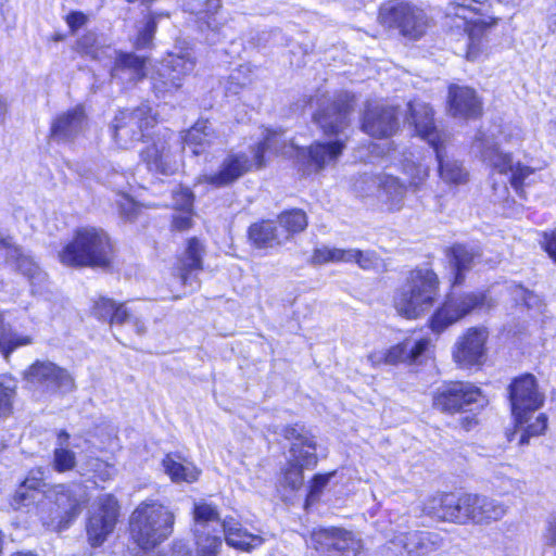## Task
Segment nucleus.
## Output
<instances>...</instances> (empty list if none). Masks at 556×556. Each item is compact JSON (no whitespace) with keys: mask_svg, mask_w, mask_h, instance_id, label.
<instances>
[{"mask_svg":"<svg viewBox=\"0 0 556 556\" xmlns=\"http://www.w3.org/2000/svg\"><path fill=\"white\" fill-rule=\"evenodd\" d=\"M351 256L344 249L321 247L314 250L312 255V263L315 265H323L326 263L345 262V257Z\"/></svg>","mask_w":556,"mask_h":556,"instance_id":"nucleus-45","label":"nucleus"},{"mask_svg":"<svg viewBox=\"0 0 556 556\" xmlns=\"http://www.w3.org/2000/svg\"><path fill=\"white\" fill-rule=\"evenodd\" d=\"M119 213L127 219H132L139 210L138 204L128 195L121 194V199L117 201Z\"/></svg>","mask_w":556,"mask_h":556,"instance_id":"nucleus-53","label":"nucleus"},{"mask_svg":"<svg viewBox=\"0 0 556 556\" xmlns=\"http://www.w3.org/2000/svg\"><path fill=\"white\" fill-rule=\"evenodd\" d=\"M162 466L173 482L192 483L199 477L198 469L176 454H167L163 458Z\"/></svg>","mask_w":556,"mask_h":556,"instance_id":"nucleus-33","label":"nucleus"},{"mask_svg":"<svg viewBox=\"0 0 556 556\" xmlns=\"http://www.w3.org/2000/svg\"><path fill=\"white\" fill-rule=\"evenodd\" d=\"M195 67L194 58L186 52L169 54L162 60L151 76L152 90L157 98H166L182 87L184 80Z\"/></svg>","mask_w":556,"mask_h":556,"instance_id":"nucleus-13","label":"nucleus"},{"mask_svg":"<svg viewBox=\"0 0 556 556\" xmlns=\"http://www.w3.org/2000/svg\"><path fill=\"white\" fill-rule=\"evenodd\" d=\"M444 105L446 115L454 119L478 121L484 115L483 99L469 85L447 84Z\"/></svg>","mask_w":556,"mask_h":556,"instance_id":"nucleus-15","label":"nucleus"},{"mask_svg":"<svg viewBox=\"0 0 556 556\" xmlns=\"http://www.w3.org/2000/svg\"><path fill=\"white\" fill-rule=\"evenodd\" d=\"M70 435L65 431H60L58 435V446L54 450L53 467L59 472L72 470L76 465L75 453L68 448Z\"/></svg>","mask_w":556,"mask_h":556,"instance_id":"nucleus-39","label":"nucleus"},{"mask_svg":"<svg viewBox=\"0 0 556 556\" xmlns=\"http://www.w3.org/2000/svg\"><path fill=\"white\" fill-rule=\"evenodd\" d=\"M352 111L348 94H340L315 113L314 119L327 136H337L349 126Z\"/></svg>","mask_w":556,"mask_h":556,"instance_id":"nucleus-21","label":"nucleus"},{"mask_svg":"<svg viewBox=\"0 0 556 556\" xmlns=\"http://www.w3.org/2000/svg\"><path fill=\"white\" fill-rule=\"evenodd\" d=\"M280 235H285L286 243L299 232H302L307 227V216L304 211L293 208L280 213L276 222Z\"/></svg>","mask_w":556,"mask_h":556,"instance_id":"nucleus-35","label":"nucleus"},{"mask_svg":"<svg viewBox=\"0 0 556 556\" xmlns=\"http://www.w3.org/2000/svg\"><path fill=\"white\" fill-rule=\"evenodd\" d=\"M66 22L70 28L75 31L79 27L84 26L87 22V16L81 12H72L67 15Z\"/></svg>","mask_w":556,"mask_h":556,"instance_id":"nucleus-58","label":"nucleus"},{"mask_svg":"<svg viewBox=\"0 0 556 556\" xmlns=\"http://www.w3.org/2000/svg\"><path fill=\"white\" fill-rule=\"evenodd\" d=\"M541 248L542 250L556 262V228L541 232Z\"/></svg>","mask_w":556,"mask_h":556,"instance_id":"nucleus-52","label":"nucleus"},{"mask_svg":"<svg viewBox=\"0 0 556 556\" xmlns=\"http://www.w3.org/2000/svg\"><path fill=\"white\" fill-rule=\"evenodd\" d=\"M97 467L99 470L98 477L101 481L110 480L115 473L114 467L106 463L98 462Z\"/></svg>","mask_w":556,"mask_h":556,"instance_id":"nucleus-60","label":"nucleus"},{"mask_svg":"<svg viewBox=\"0 0 556 556\" xmlns=\"http://www.w3.org/2000/svg\"><path fill=\"white\" fill-rule=\"evenodd\" d=\"M405 191V187L397 178L392 176L379 178V198L388 202L391 210L400 208Z\"/></svg>","mask_w":556,"mask_h":556,"instance_id":"nucleus-38","label":"nucleus"},{"mask_svg":"<svg viewBox=\"0 0 556 556\" xmlns=\"http://www.w3.org/2000/svg\"><path fill=\"white\" fill-rule=\"evenodd\" d=\"M399 128L394 108L382 104H368L362 121V129L375 138H389Z\"/></svg>","mask_w":556,"mask_h":556,"instance_id":"nucleus-22","label":"nucleus"},{"mask_svg":"<svg viewBox=\"0 0 556 556\" xmlns=\"http://www.w3.org/2000/svg\"><path fill=\"white\" fill-rule=\"evenodd\" d=\"M11 556H37V555L31 552H16V553L12 554Z\"/></svg>","mask_w":556,"mask_h":556,"instance_id":"nucleus-64","label":"nucleus"},{"mask_svg":"<svg viewBox=\"0 0 556 556\" xmlns=\"http://www.w3.org/2000/svg\"><path fill=\"white\" fill-rule=\"evenodd\" d=\"M174 513L157 501H144L132 511L130 533L141 548H152L173 533Z\"/></svg>","mask_w":556,"mask_h":556,"instance_id":"nucleus-6","label":"nucleus"},{"mask_svg":"<svg viewBox=\"0 0 556 556\" xmlns=\"http://www.w3.org/2000/svg\"><path fill=\"white\" fill-rule=\"evenodd\" d=\"M220 526L227 545L233 548L250 551L263 544V539L260 535L248 532L233 517L224 518Z\"/></svg>","mask_w":556,"mask_h":556,"instance_id":"nucleus-28","label":"nucleus"},{"mask_svg":"<svg viewBox=\"0 0 556 556\" xmlns=\"http://www.w3.org/2000/svg\"><path fill=\"white\" fill-rule=\"evenodd\" d=\"M118 516L117 501L112 495L98 500L87 525V534L92 546L101 545L113 531Z\"/></svg>","mask_w":556,"mask_h":556,"instance_id":"nucleus-18","label":"nucleus"},{"mask_svg":"<svg viewBox=\"0 0 556 556\" xmlns=\"http://www.w3.org/2000/svg\"><path fill=\"white\" fill-rule=\"evenodd\" d=\"M496 301L490 290L479 289L448 292L444 300L433 309L425 327L435 337L441 336L451 326L481 311L495 307Z\"/></svg>","mask_w":556,"mask_h":556,"instance_id":"nucleus-4","label":"nucleus"},{"mask_svg":"<svg viewBox=\"0 0 556 556\" xmlns=\"http://www.w3.org/2000/svg\"><path fill=\"white\" fill-rule=\"evenodd\" d=\"M214 139V131L207 121L197 122L182 137L181 150H190L192 155L203 154Z\"/></svg>","mask_w":556,"mask_h":556,"instance_id":"nucleus-31","label":"nucleus"},{"mask_svg":"<svg viewBox=\"0 0 556 556\" xmlns=\"http://www.w3.org/2000/svg\"><path fill=\"white\" fill-rule=\"evenodd\" d=\"M156 30V21L155 16L151 14L138 37V45L141 47H147L151 43L154 33Z\"/></svg>","mask_w":556,"mask_h":556,"instance_id":"nucleus-54","label":"nucleus"},{"mask_svg":"<svg viewBox=\"0 0 556 556\" xmlns=\"http://www.w3.org/2000/svg\"><path fill=\"white\" fill-rule=\"evenodd\" d=\"M346 253L351 256L345 257V263L355 262L363 269H374L380 265L381 260L372 251H361L357 249H348Z\"/></svg>","mask_w":556,"mask_h":556,"instance_id":"nucleus-47","label":"nucleus"},{"mask_svg":"<svg viewBox=\"0 0 556 556\" xmlns=\"http://www.w3.org/2000/svg\"><path fill=\"white\" fill-rule=\"evenodd\" d=\"M379 21L383 26L397 28L403 36H408L417 23L415 8L405 0H391L381 5Z\"/></svg>","mask_w":556,"mask_h":556,"instance_id":"nucleus-24","label":"nucleus"},{"mask_svg":"<svg viewBox=\"0 0 556 556\" xmlns=\"http://www.w3.org/2000/svg\"><path fill=\"white\" fill-rule=\"evenodd\" d=\"M489 337V329L482 325L465 329L452 350V357L457 367L468 370L480 368L485 363Z\"/></svg>","mask_w":556,"mask_h":556,"instance_id":"nucleus-14","label":"nucleus"},{"mask_svg":"<svg viewBox=\"0 0 556 556\" xmlns=\"http://www.w3.org/2000/svg\"><path fill=\"white\" fill-rule=\"evenodd\" d=\"M534 172H535L534 168H532L531 166L525 165L520 162L515 164V167L513 168L511 175L509 177V184L519 197L523 198L526 195L525 181Z\"/></svg>","mask_w":556,"mask_h":556,"instance_id":"nucleus-46","label":"nucleus"},{"mask_svg":"<svg viewBox=\"0 0 556 556\" xmlns=\"http://www.w3.org/2000/svg\"><path fill=\"white\" fill-rule=\"evenodd\" d=\"M249 239L258 249H273L286 243L285 235H280L274 220H261L249 227Z\"/></svg>","mask_w":556,"mask_h":556,"instance_id":"nucleus-29","label":"nucleus"},{"mask_svg":"<svg viewBox=\"0 0 556 556\" xmlns=\"http://www.w3.org/2000/svg\"><path fill=\"white\" fill-rule=\"evenodd\" d=\"M281 435L291 441V459L279 481L285 491H296L303 485V468H313L317 464L316 443L314 438L298 427H286Z\"/></svg>","mask_w":556,"mask_h":556,"instance_id":"nucleus-8","label":"nucleus"},{"mask_svg":"<svg viewBox=\"0 0 556 556\" xmlns=\"http://www.w3.org/2000/svg\"><path fill=\"white\" fill-rule=\"evenodd\" d=\"M40 486L41 480L26 478L15 491L12 507L18 510L34 506L47 529L58 532L66 529L88 500L86 488L79 483L60 484L45 492Z\"/></svg>","mask_w":556,"mask_h":556,"instance_id":"nucleus-1","label":"nucleus"},{"mask_svg":"<svg viewBox=\"0 0 556 556\" xmlns=\"http://www.w3.org/2000/svg\"><path fill=\"white\" fill-rule=\"evenodd\" d=\"M490 403L488 395L467 381H448L433 395V405L446 414H457L476 405L483 408Z\"/></svg>","mask_w":556,"mask_h":556,"instance_id":"nucleus-11","label":"nucleus"},{"mask_svg":"<svg viewBox=\"0 0 556 556\" xmlns=\"http://www.w3.org/2000/svg\"><path fill=\"white\" fill-rule=\"evenodd\" d=\"M344 149L345 143L341 139L330 142L316 141L307 149H299L298 157L304 174L318 173L328 166H333Z\"/></svg>","mask_w":556,"mask_h":556,"instance_id":"nucleus-19","label":"nucleus"},{"mask_svg":"<svg viewBox=\"0 0 556 556\" xmlns=\"http://www.w3.org/2000/svg\"><path fill=\"white\" fill-rule=\"evenodd\" d=\"M17 382L12 377H0V417L12 414Z\"/></svg>","mask_w":556,"mask_h":556,"instance_id":"nucleus-44","label":"nucleus"},{"mask_svg":"<svg viewBox=\"0 0 556 556\" xmlns=\"http://www.w3.org/2000/svg\"><path fill=\"white\" fill-rule=\"evenodd\" d=\"M24 377L29 388L41 392H70L75 388L70 372L49 361L35 362Z\"/></svg>","mask_w":556,"mask_h":556,"instance_id":"nucleus-16","label":"nucleus"},{"mask_svg":"<svg viewBox=\"0 0 556 556\" xmlns=\"http://www.w3.org/2000/svg\"><path fill=\"white\" fill-rule=\"evenodd\" d=\"M130 318V315L124 304H116L114 315L110 324L122 325Z\"/></svg>","mask_w":556,"mask_h":556,"instance_id":"nucleus-59","label":"nucleus"},{"mask_svg":"<svg viewBox=\"0 0 556 556\" xmlns=\"http://www.w3.org/2000/svg\"><path fill=\"white\" fill-rule=\"evenodd\" d=\"M116 304L117 303L111 299L101 298L93 305V314L98 319L110 323L114 315Z\"/></svg>","mask_w":556,"mask_h":556,"instance_id":"nucleus-50","label":"nucleus"},{"mask_svg":"<svg viewBox=\"0 0 556 556\" xmlns=\"http://www.w3.org/2000/svg\"><path fill=\"white\" fill-rule=\"evenodd\" d=\"M14 255L16 256V265L18 270L27 276L29 279L39 278L41 275L40 268L38 265L28 256L22 254L18 248H14Z\"/></svg>","mask_w":556,"mask_h":556,"instance_id":"nucleus-48","label":"nucleus"},{"mask_svg":"<svg viewBox=\"0 0 556 556\" xmlns=\"http://www.w3.org/2000/svg\"><path fill=\"white\" fill-rule=\"evenodd\" d=\"M109 58L114 59L111 68L112 79L121 83H137L146 76V59L131 52L112 50Z\"/></svg>","mask_w":556,"mask_h":556,"instance_id":"nucleus-25","label":"nucleus"},{"mask_svg":"<svg viewBox=\"0 0 556 556\" xmlns=\"http://www.w3.org/2000/svg\"><path fill=\"white\" fill-rule=\"evenodd\" d=\"M195 553L192 556H219L222 536L216 531L194 532Z\"/></svg>","mask_w":556,"mask_h":556,"instance_id":"nucleus-41","label":"nucleus"},{"mask_svg":"<svg viewBox=\"0 0 556 556\" xmlns=\"http://www.w3.org/2000/svg\"><path fill=\"white\" fill-rule=\"evenodd\" d=\"M440 298V278L433 269H419V305H433Z\"/></svg>","mask_w":556,"mask_h":556,"instance_id":"nucleus-36","label":"nucleus"},{"mask_svg":"<svg viewBox=\"0 0 556 556\" xmlns=\"http://www.w3.org/2000/svg\"><path fill=\"white\" fill-rule=\"evenodd\" d=\"M203 253L204 248L197 238H192L188 241V247L177 265L178 275L182 285L190 287L198 285L197 275L202 270Z\"/></svg>","mask_w":556,"mask_h":556,"instance_id":"nucleus-27","label":"nucleus"},{"mask_svg":"<svg viewBox=\"0 0 556 556\" xmlns=\"http://www.w3.org/2000/svg\"><path fill=\"white\" fill-rule=\"evenodd\" d=\"M134 327L138 334H141L146 331V327H144L143 323L141 320H139L138 318L134 319Z\"/></svg>","mask_w":556,"mask_h":556,"instance_id":"nucleus-63","label":"nucleus"},{"mask_svg":"<svg viewBox=\"0 0 556 556\" xmlns=\"http://www.w3.org/2000/svg\"><path fill=\"white\" fill-rule=\"evenodd\" d=\"M444 255L452 270L450 289H454L465 283L466 274L471 270L480 253L466 243L454 242L444 249Z\"/></svg>","mask_w":556,"mask_h":556,"instance_id":"nucleus-23","label":"nucleus"},{"mask_svg":"<svg viewBox=\"0 0 556 556\" xmlns=\"http://www.w3.org/2000/svg\"><path fill=\"white\" fill-rule=\"evenodd\" d=\"M307 544L316 551L333 549L341 556H364L361 541L352 532L339 528L314 530Z\"/></svg>","mask_w":556,"mask_h":556,"instance_id":"nucleus-17","label":"nucleus"},{"mask_svg":"<svg viewBox=\"0 0 556 556\" xmlns=\"http://www.w3.org/2000/svg\"><path fill=\"white\" fill-rule=\"evenodd\" d=\"M180 139L170 130L165 129L155 135L151 144L140 153L141 162L151 173L173 175L181 162Z\"/></svg>","mask_w":556,"mask_h":556,"instance_id":"nucleus-9","label":"nucleus"},{"mask_svg":"<svg viewBox=\"0 0 556 556\" xmlns=\"http://www.w3.org/2000/svg\"><path fill=\"white\" fill-rule=\"evenodd\" d=\"M547 420L548 419H514L511 427L506 431V438L509 442L517 441L519 445H525L531 438L545 432Z\"/></svg>","mask_w":556,"mask_h":556,"instance_id":"nucleus-32","label":"nucleus"},{"mask_svg":"<svg viewBox=\"0 0 556 556\" xmlns=\"http://www.w3.org/2000/svg\"><path fill=\"white\" fill-rule=\"evenodd\" d=\"M430 348H433V344L431 343L430 339L427 338H419V357L429 351Z\"/></svg>","mask_w":556,"mask_h":556,"instance_id":"nucleus-62","label":"nucleus"},{"mask_svg":"<svg viewBox=\"0 0 556 556\" xmlns=\"http://www.w3.org/2000/svg\"><path fill=\"white\" fill-rule=\"evenodd\" d=\"M419 139L432 149L435 157L446 154L452 135L435 118V111L429 104L419 105Z\"/></svg>","mask_w":556,"mask_h":556,"instance_id":"nucleus-20","label":"nucleus"},{"mask_svg":"<svg viewBox=\"0 0 556 556\" xmlns=\"http://www.w3.org/2000/svg\"><path fill=\"white\" fill-rule=\"evenodd\" d=\"M494 167L502 175L511 172L515 165L513 164V155L509 152H498L496 155V161L494 162Z\"/></svg>","mask_w":556,"mask_h":556,"instance_id":"nucleus-55","label":"nucleus"},{"mask_svg":"<svg viewBox=\"0 0 556 556\" xmlns=\"http://www.w3.org/2000/svg\"><path fill=\"white\" fill-rule=\"evenodd\" d=\"M77 50L81 54L89 55L94 60H102V55L110 54V47L103 48L98 46V37L94 33L89 31L77 40Z\"/></svg>","mask_w":556,"mask_h":556,"instance_id":"nucleus-43","label":"nucleus"},{"mask_svg":"<svg viewBox=\"0 0 556 556\" xmlns=\"http://www.w3.org/2000/svg\"><path fill=\"white\" fill-rule=\"evenodd\" d=\"M489 0H452L446 16L463 21L465 45L462 58L469 63H480L492 55L491 36L503 23L501 16L489 14Z\"/></svg>","mask_w":556,"mask_h":556,"instance_id":"nucleus-3","label":"nucleus"},{"mask_svg":"<svg viewBox=\"0 0 556 556\" xmlns=\"http://www.w3.org/2000/svg\"><path fill=\"white\" fill-rule=\"evenodd\" d=\"M443 545V538L439 532L422 530L419 531V549L425 554L437 551Z\"/></svg>","mask_w":556,"mask_h":556,"instance_id":"nucleus-49","label":"nucleus"},{"mask_svg":"<svg viewBox=\"0 0 556 556\" xmlns=\"http://www.w3.org/2000/svg\"><path fill=\"white\" fill-rule=\"evenodd\" d=\"M439 177L450 186H460L469 181V173L457 160H447L446 154L435 157Z\"/></svg>","mask_w":556,"mask_h":556,"instance_id":"nucleus-34","label":"nucleus"},{"mask_svg":"<svg viewBox=\"0 0 556 556\" xmlns=\"http://www.w3.org/2000/svg\"><path fill=\"white\" fill-rule=\"evenodd\" d=\"M114 248L109 235L100 228L76 230L73 240L59 253L60 262L71 267H100L111 265Z\"/></svg>","mask_w":556,"mask_h":556,"instance_id":"nucleus-5","label":"nucleus"},{"mask_svg":"<svg viewBox=\"0 0 556 556\" xmlns=\"http://www.w3.org/2000/svg\"><path fill=\"white\" fill-rule=\"evenodd\" d=\"M417 358V339L407 338L387 351V364L395 365Z\"/></svg>","mask_w":556,"mask_h":556,"instance_id":"nucleus-42","label":"nucleus"},{"mask_svg":"<svg viewBox=\"0 0 556 556\" xmlns=\"http://www.w3.org/2000/svg\"><path fill=\"white\" fill-rule=\"evenodd\" d=\"M85 127V112L77 106L60 114L52 123L50 137L58 142L74 140Z\"/></svg>","mask_w":556,"mask_h":556,"instance_id":"nucleus-26","label":"nucleus"},{"mask_svg":"<svg viewBox=\"0 0 556 556\" xmlns=\"http://www.w3.org/2000/svg\"><path fill=\"white\" fill-rule=\"evenodd\" d=\"M282 135L276 131H269L265 140L254 149L252 162L244 153H231L227 155L220 164L219 170L214 174L204 175L202 180L215 188H222L231 185L245 173L251 170L253 165L261 168L265 165L264 153L273 150L275 153L287 154L286 141L281 139Z\"/></svg>","mask_w":556,"mask_h":556,"instance_id":"nucleus-7","label":"nucleus"},{"mask_svg":"<svg viewBox=\"0 0 556 556\" xmlns=\"http://www.w3.org/2000/svg\"><path fill=\"white\" fill-rule=\"evenodd\" d=\"M417 274L409 273L406 281L399 287L394 295V307L399 315L415 319L417 317Z\"/></svg>","mask_w":556,"mask_h":556,"instance_id":"nucleus-30","label":"nucleus"},{"mask_svg":"<svg viewBox=\"0 0 556 556\" xmlns=\"http://www.w3.org/2000/svg\"><path fill=\"white\" fill-rule=\"evenodd\" d=\"M175 203L181 211H190L193 203V195L189 189H182L175 194Z\"/></svg>","mask_w":556,"mask_h":556,"instance_id":"nucleus-56","label":"nucleus"},{"mask_svg":"<svg viewBox=\"0 0 556 556\" xmlns=\"http://www.w3.org/2000/svg\"><path fill=\"white\" fill-rule=\"evenodd\" d=\"M368 361L374 365L387 364V351L386 352H372L368 355Z\"/></svg>","mask_w":556,"mask_h":556,"instance_id":"nucleus-61","label":"nucleus"},{"mask_svg":"<svg viewBox=\"0 0 556 556\" xmlns=\"http://www.w3.org/2000/svg\"><path fill=\"white\" fill-rule=\"evenodd\" d=\"M506 399L511 417H529L544 406L546 396L536 377L531 372H522L508 383Z\"/></svg>","mask_w":556,"mask_h":556,"instance_id":"nucleus-12","label":"nucleus"},{"mask_svg":"<svg viewBox=\"0 0 556 556\" xmlns=\"http://www.w3.org/2000/svg\"><path fill=\"white\" fill-rule=\"evenodd\" d=\"M155 123L148 104L119 110L112 121L113 139L119 148L128 149L139 142Z\"/></svg>","mask_w":556,"mask_h":556,"instance_id":"nucleus-10","label":"nucleus"},{"mask_svg":"<svg viewBox=\"0 0 556 556\" xmlns=\"http://www.w3.org/2000/svg\"><path fill=\"white\" fill-rule=\"evenodd\" d=\"M422 513L442 522L459 526L490 525L506 514L498 501L471 492L444 491L425 500Z\"/></svg>","mask_w":556,"mask_h":556,"instance_id":"nucleus-2","label":"nucleus"},{"mask_svg":"<svg viewBox=\"0 0 556 556\" xmlns=\"http://www.w3.org/2000/svg\"><path fill=\"white\" fill-rule=\"evenodd\" d=\"M193 520V532L216 531L213 523H218V513L214 506L205 502L195 503Z\"/></svg>","mask_w":556,"mask_h":556,"instance_id":"nucleus-40","label":"nucleus"},{"mask_svg":"<svg viewBox=\"0 0 556 556\" xmlns=\"http://www.w3.org/2000/svg\"><path fill=\"white\" fill-rule=\"evenodd\" d=\"M192 225V219L189 211H184V213L175 215L173 218V226L177 230H186L189 229Z\"/></svg>","mask_w":556,"mask_h":556,"instance_id":"nucleus-57","label":"nucleus"},{"mask_svg":"<svg viewBox=\"0 0 556 556\" xmlns=\"http://www.w3.org/2000/svg\"><path fill=\"white\" fill-rule=\"evenodd\" d=\"M333 476V473H327V475H317L314 477L311 485L309 491L307 494L306 503H313L318 500L323 489L328 484L330 478Z\"/></svg>","mask_w":556,"mask_h":556,"instance_id":"nucleus-51","label":"nucleus"},{"mask_svg":"<svg viewBox=\"0 0 556 556\" xmlns=\"http://www.w3.org/2000/svg\"><path fill=\"white\" fill-rule=\"evenodd\" d=\"M186 7V10L199 14V20L202 21L214 35L219 34L223 23L217 21L216 14L222 9V0H206L203 10H199L200 3L194 1L188 2Z\"/></svg>","mask_w":556,"mask_h":556,"instance_id":"nucleus-37","label":"nucleus"}]
</instances>
